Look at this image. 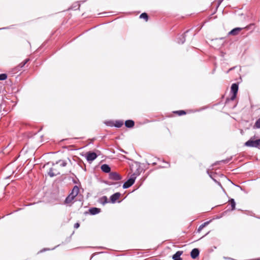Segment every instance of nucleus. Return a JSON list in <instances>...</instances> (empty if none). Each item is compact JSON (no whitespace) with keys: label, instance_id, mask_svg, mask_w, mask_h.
<instances>
[{"label":"nucleus","instance_id":"f257e3e1","mask_svg":"<svg viewBox=\"0 0 260 260\" xmlns=\"http://www.w3.org/2000/svg\"><path fill=\"white\" fill-rule=\"evenodd\" d=\"M245 146L249 147L259 148L260 147V139L254 140L252 138H251L245 142Z\"/></svg>","mask_w":260,"mask_h":260},{"label":"nucleus","instance_id":"f03ea898","mask_svg":"<svg viewBox=\"0 0 260 260\" xmlns=\"http://www.w3.org/2000/svg\"><path fill=\"white\" fill-rule=\"evenodd\" d=\"M238 84L237 83H233L231 88V92L232 93V95L231 96L230 99H227L226 101L231 100V101H234L237 96V94L238 91Z\"/></svg>","mask_w":260,"mask_h":260},{"label":"nucleus","instance_id":"7ed1b4c3","mask_svg":"<svg viewBox=\"0 0 260 260\" xmlns=\"http://www.w3.org/2000/svg\"><path fill=\"white\" fill-rule=\"evenodd\" d=\"M136 177L135 174H133L130 178H129L126 182H125L123 185V188H128L131 187L134 183L136 180Z\"/></svg>","mask_w":260,"mask_h":260},{"label":"nucleus","instance_id":"20e7f679","mask_svg":"<svg viewBox=\"0 0 260 260\" xmlns=\"http://www.w3.org/2000/svg\"><path fill=\"white\" fill-rule=\"evenodd\" d=\"M98 155L93 152H88L86 154V158L88 161L91 162L96 158Z\"/></svg>","mask_w":260,"mask_h":260},{"label":"nucleus","instance_id":"39448f33","mask_svg":"<svg viewBox=\"0 0 260 260\" xmlns=\"http://www.w3.org/2000/svg\"><path fill=\"white\" fill-rule=\"evenodd\" d=\"M109 178L110 179L115 181L120 180L121 179V176L116 172L110 173Z\"/></svg>","mask_w":260,"mask_h":260},{"label":"nucleus","instance_id":"423d86ee","mask_svg":"<svg viewBox=\"0 0 260 260\" xmlns=\"http://www.w3.org/2000/svg\"><path fill=\"white\" fill-rule=\"evenodd\" d=\"M79 192V188L77 185H75L74 186L72 192L69 194V195L73 196V198L75 199V197L78 194Z\"/></svg>","mask_w":260,"mask_h":260},{"label":"nucleus","instance_id":"0eeeda50","mask_svg":"<svg viewBox=\"0 0 260 260\" xmlns=\"http://www.w3.org/2000/svg\"><path fill=\"white\" fill-rule=\"evenodd\" d=\"M120 192H116L111 196L110 197V200L111 202L112 203H115L116 201L120 197Z\"/></svg>","mask_w":260,"mask_h":260},{"label":"nucleus","instance_id":"6e6552de","mask_svg":"<svg viewBox=\"0 0 260 260\" xmlns=\"http://www.w3.org/2000/svg\"><path fill=\"white\" fill-rule=\"evenodd\" d=\"M199 250L198 248H194L191 250L190 255L193 259H195L199 256Z\"/></svg>","mask_w":260,"mask_h":260},{"label":"nucleus","instance_id":"1a4fd4ad","mask_svg":"<svg viewBox=\"0 0 260 260\" xmlns=\"http://www.w3.org/2000/svg\"><path fill=\"white\" fill-rule=\"evenodd\" d=\"M48 174L50 177H52L59 174V173L57 170L51 168L49 169Z\"/></svg>","mask_w":260,"mask_h":260},{"label":"nucleus","instance_id":"9d476101","mask_svg":"<svg viewBox=\"0 0 260 260\" xmlns=\"http://www.w3.org/2000/svg\"><path fill=\"white\" fill-rule=\"evenodd\" d=\"M182 251H178L173 255V260H182L180 256L182 254Z\"/></svg>","mask_w":260,"mask_h":260},{"label":"nucleus","instance_id":"9b49d317","mask_svg":"<svg viewBox=\"0 0 260 260\" xmlns=\"http://www.w3.org/2000/svg\"><path fill=\"white\" fill-rule=\"evenodd\" d=\"M101 169L102 171L105 173H110L111 168L107 164L102 165Z\"/></svg>","mask_w":260,"mask_h":260},{"label":"nucleus","instance_id":"f8f14e48","mask_svg":"<svg viewBox=\"0 0 260 260\" xmlns=\"http://www.w3.org/2000/svg\"><path fill=\"white\" fill-rule=\"evenodd\" d=\"M241 29H242V28H240V27L235 28L232 29L231 31H230L229 32V35H233V36L237 35Z\"/></svg>","mask_w":260,"mask_h":260},{"label":"nucleus","instance_id":"ddd939ff","mask_svg":"<svg viewBox=\"0 0 260 260\" xmlns=\"http://www.w3.org/2000/svg\"><path fill=\"white\" fill-rule=\"evenodd\" d=\"M134 124H135V122L132 120H126L125 122V125L126 127H127L128 128L133 127L134 126Z\"/></svg>","mask_w":260,"mask_h":260},{"label":"nucleus","instance_id":"4468645a","mask_svg":"<svg viewBox=\"0 0 260 260\" xmlns=\"http://www.w3.org/2000/svg\"><path fill=\"white\" fill-rule=\"evenodd\" d=\"M89 211L91 214L95 215L100 213V209L94 207L90 209Z\"/></svg>","mask_w":260,"mask_h":260},{"label":"nucleus","instance_id":"2eb2a0df","mask_svg":"<svg viewBox=\"0 0 260 260\" xmlns=\"http://www.w3.org/2000/svg\"><path fill=\"white\" fill-rule=\"evenodd\" d=\"M229 202L231 206V210H234L235 209L236 207V203L234 199H231L230 200H229Z\"/></svg>","mask_w":260,"mask_h":260},{"label":"nucleus","instance_id":"dca6fc26","mask_svg":"<svg viewBox=\"0 0 260 260\" xmlns=\"http://www.w3.org/2000/svg\"><path fill=\"white\" fill-rule=\"evenodd\" d=\"M74 199V198H73V196L69 194V196L66 198L64 203L67 204L71 203Z\"/></svg>","mask_w":260,"mask_h":260},{"label":"nucleus","instance_id":"f3484780","mask_svg":"<svg viewBox=\"0 0 260 260\" xmlns=\"http://www.w3.org/2000/svg\"><path fill=\"white\" fill-rule=\"evenodd\" d=\"M59 164V165L62 167H66L67 165V162L63 160H59L58 161H57L56 162V164Z\"/></svg>","mask_w":260,"mask_h":260},{"label":"nucleus","instance_id":"a211bd4d","mask_svg":"<svg viewBox=\"0 0 260 260\" xmlns=\"http://www.w3.org/2000/svg\"><path fill=\"white\" fill-rule=\"evenodd\" d=\"M188 31H186L184 34L182 35L179 38V40L178 41V43L183 44L185 41V33L187 32Z\"/></svg>","mask_w":260,"mask_h":260},{"label":"nucleus","instance_id":"6ab92c4d","mask_svg":"<svg viewBox=\"0 0 260 260\" xmlns=\"http://www.w3.org/2000/svg\"><path fill=\"white\" fill-rule=\"evenodd\" d=\"M123 124V122L120 120H117L115 121L114 126L116 127H121Z\"/></svg>","mask_w":260,"mask_h":260},{"label":"nucleus","instance_id":"aec40b11","mask_svg":"<svg viewBox=\"0 0 260 260\" xmlns=\"http://www.w3.org/2000/svg\"><path fill=\"white\" fill-rule=\"evenodd\" d=\"M140 18H142V19H144L146 21H148V15L146 13H143L141 14L140 15Z\"/></svg>","mask_w":260,"mask_h":260},{"label":"nucleus","instance_id":"412c9836","mask_svg":"<svg viewBox=\"0 0 260 260\" xmlns=\"http://www.w3.org/2000/svg\"><path fill=\"white\" fill-rule=\"evenodd\" d=\"M254 128H260V118H258L255 122L254 125Z\"/></svg>","mask_w":260,"mask_h":260},{"label":"nucleus","instance_id":"4be33fe9","mask_svg":"<svg viewBox=\"0 0 260 260\" xmlns=\"http://www.w3.org/2000/svg\"><path fill=\"white\" fill-rule=\"evenodd\" d=\"M7 75L6 74H0V80H5L7 79Z\"/></svg>","mask_w":260,"mask_h":260},{"label":"nucleus","instance_id":"5701e85b","mask_svg":"<svg viewBox=\"0 0 260 260\" xmlns=\"http://www.w3.org/2000/svg\"><path fill=\"white\" fill-rule=\"evenodd\" d=\"M101 202L104 204V203H106L108 202V199L107 198V197L106 196H104L101 199Z\"/></svg>","mask_w":260,"mask_h":260},{"label":"nucleus","instance_id":"b1692460","mask_svg":"<svg viewBox=\"0 0 260 260\" xmlns=\"http://www.w3.org/2000/svg\"><path fill=\"white\" fill-rule=\"evenodd\" d=\"M175 112L178 113L179 115H182L186 113L185 111L183 110L177 111Z\"/></svg>","mask_w":260,"mask_h":260},{"label":"nucleus","instance_id":"393cba45","mask_svg":"<svg viewBox=\"0 0 260 260\" xmlns=\"http://www.w3.org/2000/svg\"><path fill=\"white\" fill-rule=\"evenodd\" d=\"M204 226L202 224H201V225L199 227V228H198V232H200V231H201L203 229V228H204Z\"/></svg>","mask_w":260,"mask_h":260},{"label":"nucleus","instance_id":"a878e982","mask_svg":"<svg viewBox=\"0 0 260 260\" xmlns=\"http://www.w3.org/2000/svg\"><path fill=\"white\" fill-rule=\"evenodd\" d=\"M79 226H80V224H79V223H78V222H77V223H76L74 224V228H75V229H77V228H78L79 227Z\"/></svg>","mask_w":260,"mask_h":260},{"label":"nucleus","instance_id":"bb28decb","mask_svg":"<svg viewBox=\"0 0 260 260\" xmlns=\"http://www.w3.org/2000/svg\"><path fill=\"white\" fill-rule=\"evenodd\" d=\"M25 65L24 64V63H22V62H21L20 63H19V64L18 66V68H23Z\"/></svg>","mask_w":260,"mask_h":260},{"label":"nucleus","instance_id":"cd10ccee","mask_svg":"<svg viewBox=\"0 0 260 260\" xmlns=\"http://www.w3.org/2000/svg\"><path fill=\"white\" fill-rule=\"evenodd\" d=\"M29 59L28 58H27L26 59H25L23 61H22V63H24V65H25V64L29 61Z\"/></svg>","mask_w":260,"mask_h":260},{"label":"nucleus","instance_id":"c85d7f7f","mask_svg":"<svg viewBox=\"0 0 260 260\" xmlns=\"http://www.w3.org/2000/svg\"><path fill=\"white\" fill-rule=\"evenodd\" d=\"M29 59L28 58H27L26 59H25L23 61H22V63H24V65H25V64L29 61Z\"/></svg>","mask_w":260,"mask_h":260},{"label":"nucleus","instance_id":"c756f323","mask_svg":"<svg viewBox=\"0 0 260 260\" xmlns=\"http://www.w3.org/2000/svg\"><path fill=\"white\" fill-rule=\"evenodd\" d=\"M208 223H209V222H208V221H207V222H204L203 224H202V225H203L204 226H206V225H207Z\"/></svg>","mask_w":260,"mask_h":260},{"label":"nucleus","instance_id":"7c9ffc66","mask_svg":"<svg viewBox=\"0 0 260 260\" xmlns=\"http://www.w3.org/2000/svg\"><path fill=\"white\" fill-rule=\"evenodd\" d=\"M214 181L215 182L217 183L218 185H219L220 186H221V184H220V182H219L217 181L215 179H214Z\"/></svg>","mask_w":260,"mask_h":260},{"label":"nucleus","instance_id":"2f4dec72","mask_svg":"<svg viewBox=\"0 0 260 260\" xmlns=\"http://www.w3.org/2000/svg\"><path fill=\"white\" fill-rule=\"evenodd\" d=\"M235 67H233V68H230L229 71L227 72V73H229L230 71L233 70L234 69H235Z\"/></svg>","mask_w":260,"mask_h":260},{"label":"nucleus","instance_id":"473e14b6","mask_svg":"<svg viewBox=\"0 0 260 260\" xmlns=\"http://www.w3.org/2000/svg\"><path fill=\"white\" fill-rule=\"evenodd\" d=\"M223 0H219V4L221 3L222 2Z\"/></svg>","mask_w":260,"mask_h":260},{"label":"nucleus","instance_id":"72a5a7b5","mask_svg":"<svg viewBox=\"0 0 260 260\" xmlns=\"http://www.w3.org/2000/svg\"><path fill=\"white\" fill-rule=\"evenodd\" d=\"M222 161H224V162H228V161H227V160H222Z\"/></svg>","mask_w":260,"mask_h":260}]
</instances>
